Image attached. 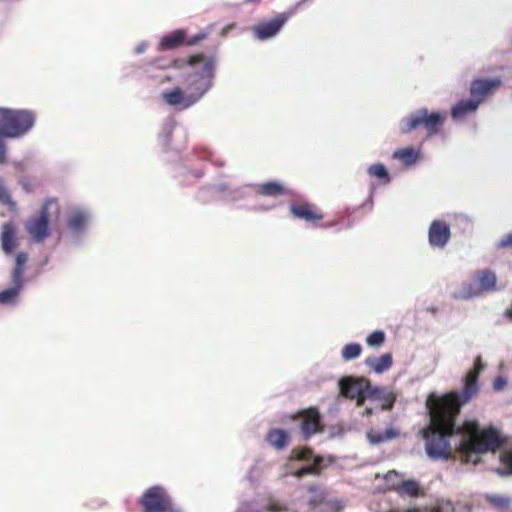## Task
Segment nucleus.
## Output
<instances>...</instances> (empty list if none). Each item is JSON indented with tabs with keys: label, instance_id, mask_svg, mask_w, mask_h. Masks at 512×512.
<instances>
[{
	"label": "nucleus",
	"instance_id": "33",
	"mask_svg": "<svg viewBox=\"0 0 512 512\" xmlns=\"http://www.w3.org/2000/svg\"><path fill=\"white\" fill-rule=\"evenodd\" d=\"M362 347L358 343L346 344L342 349V358L346 361L352 360L360 356Z\"/></svg>",
	"mask_w": 512,
	"mask_h": 512
},
{
	"label": "nucleus",
	"instance_id": "32",
	"mask_svg": "<svg viewBox=\"0 0 512 512\" xmlns=\"http://www.w3.org/2000/svg\"><path fill=\"white\" fill-rule=\"evenodd\" d=\"M0 203L7 206L11 212L17 211V203L10 196L4 180L0 177Z\"/></svg>",
	"mask_w": 512,
	"mask_h": 512
},
{
	"label": "nucleus",
	"instance_id": "19",
	"mask_svg": "<svg viewBox=\"0 0 512 512\" xmlns=\"http://www.w3.org/2000/svg\"><path fill=\"white\" fill-rule=\"evenodd\" d=\"M266 441L277 450H282L288 446L290 435L283 429L274 428L266 434Z\"/></svg>",
	"mask_w": 512,
	"mask_h": 512
},
{
	"label": "nucleus",
	"instance_id": "6",
	"mask_svg": "<svg viewBox=\"0 0 512 512\" xmlns=\"http://www.w3.org/2000/svg\"><path fill=\"white\" fill-rule=\"evenodd\" d=\"M144 512H178L170 496L164 488L153 486L149 488L140 500Z\"/></svg>",
	"mask_w": 512,
	"mask_h": 512
},
{
	"label": "nucleus",
	"instance_id": "12",
	"mask_svg": "<svg viewBox=\"0 0 512 512\" xmlns=\"http://www.w3.org/2000/svg\"><path fill=\"white\" fill-rule=\"evenodd\" d=\"M289 210L295 218L305 222L320 221L324 218L322 211L315 204L309 202H292Z\"/></svg>",
	"mask_w": 512,
	"mask_h": 512
},
{
	"label": "nucleus",
	"instance_id": "17",
	"mask_svg": "<svg viewBox=\"0 0 512 512\" xmlns=\"http://www.w3.org/2000/svg\"><path fill=\"white\" fill-rule=\"evenodd\" d=\"M252 185L255 193L266 197H278L290 194V190L279 181H268Z\"/></svg>",
	"mask_w": 512,
	"mask_h": 512
},
{
	"label": "nucleus",
	"instance_id": "15",
	"mask_svg": "<svg viewBox=\"0 0 512 512\" xmlns=\"http://www.w3.org/2000/svg\"><path fill=\"white\" fill-rule=\"evenodd\" d=\"M60 215V205L56 198H48L43 203L40 216L32 224H50L56 222Z\"/></svg>",
	"mask_w": 512,
	"mask_h": 512
},
{
	"label": "nucleus",
	"instance_id": "20",
	"mask_svg": "<svg viewBox=\"0 0 512 512\" xmlns=\"http://www.w3.org/2000/svg\"><path fill=\"white\" fill-rule=\"evenodd\" d=\"M18 246L15 226H4L1 233V247L6 254H11Z\"/></svg>",
	"mask_w": 512,
	"mask_h": 512
},
{
	"label": "nucleus",
	"instance_id": "38",
	"mask_svg": "<svg viewBox=\"0 0 512 512\" xmlns=\"http://www.w3.org/2000/svg\"><path fill=\"white\" fill-rule=\"evenodd\" d=\"M216 194H218L216 185H203L200 188L197 197L202 202H209L214 199Z\"/></svg>",
	"mask_w": 512,
	"mask_h": 512
},
{
	"label": "nucleus",
	"instance_id": "8",
	"mask_svg": "<svg viewBox=\"0 0 512 512\" xmlns=\"http://www.w3.org/2000/svg\"><path fill=\"white\" fill-rule=\"evenodd\" d=\"M216 188L221 199L231 203L246 200L253 193L252 184L237 185L232 182L221 181L216 184Z\"/></svg>",
	"mask_w": 512,
	"mask_h": 512
},
{
	"label": "nucleus",
	"instance_id": "2",
	"mask_svg": "<svg viewBox=\"0 0 512 512\" xmlns=\"http://www.w3.org/2000/svg\"><path fill=\"white\" fill-rule=\"evenodd\" d=\"M186 64L188 71L185 87L176 86L162 92L164 102L178 111L187 110L199 103L215 83L216 57L197 53L189 56Z\"/></svg>",
	"mask_w": 512,
	"mask_h": 512
},
{
	"label": "nucleus",
	"instance_id": "27",
	"mask_svg": "<svg viewBox=\"0 0 512 512\" xmlns=\"http://www.w3.org/2000/svg\"><path fill=\"white\" fill-rule=\"evenodd\" d=\"M386 512H455V507L453 503L449 500H440L437 501L436 504L429 509L425 508L424 510H419L416 508H411L406 511L390 509Z\"/></svg>",
	"mask_w": 512,
	"mask_h": 512
},
{
	"label": "nucleus",
	"instance_id": "42",
	"mask_svg": "<svg viewBox=\"0 0 512 512\" xmlns=\"http://www.w3.org/2000/svg\"><path fill=\"white\" fill-rule=\"evenodd\" d=\"M207 36H208V32H200V33L193 35L189 39L186 38L185 43L188 46H193V45H196L197 43H199L200 41L204 40Z\"/></svg>",
	"mask_w": 512,
	"mask_h": 512
},
{
	"label": "nucleus",
	"instance_id": "11",
	"mask_svg": "<svg viewBox=\"0 0 512 512\" xmlns=\"http://www.w3.org/2000/svg\"><path fill=\"white\" fill-rule=\"evenodd\" d=\"M477 279L479 282V289L477 291L473 290L471 285H468L464 288V292L455 294V298L468 299L478 295L480 292L493 291L496 287V275L489 269L479 271L477 273Z\"/></svg>",
	"mask_w": 512,
	"mask_h": 512
},
{
	"label": "nucleus",
	"instance_id": "44",
	"mask_svg": "<svg viewBox=\"0 0 512 512\" xmlns=\"http://www.w3.org/2000/svg\"><path fill=\"white\" fill-rule=\"evenodd\" d=\"M4 138V136H0V164L7 162V145Z\"/></svg>",
	"mask_w": 512,
	"mask_h": 512
},
{
	"label": "nucleus",
	"instance_id": "24",
	"mask_svg": "<svg viewBox=\"0 0 512 512\" xmlns=\"http://www.w3.org/2000/svg\"><path fill=\"white\" fill-rule=\"evenodd\" d=\"M472 218L462 212H448L442 215L440 219H434L430 224H459L471 222Z\"/></svg>",
	"mask_w": 512,
	"mask_h": 512
},
{
	"label": "nucleus",
	"instance_id": "45",
	"mask_svg": "<svg viewBox=\"0 0 512 512\" xmlns=\"http://www.w3.org/2000/svg\"><path fill=\"white\" fill-rule=\"evenodd\" d=\"M185 172L193 178V180H198L203 176V171L200 169H190L187 167L183 168Z\"/></svg>",
	"mask_w": 512,
	"mask_h": 512
},
{
	"label": "nucleus",
	"instance_id": "30",
	"mask_svg": "<svg viewBox=\"0 0 512 512\" xmlns=\"http://www.w3.org/2000/svg\"><path fill=\"white\" fill-rule=\"evenodd\" d=\"M392 356L389 353L381 355L379 358L368 359L367 364L370 365L377 373H382L392 366Z\"/></svg>",
	"mask_w": 512,
	"mask_h": 512
},
{
	"label": "nucleus",
	"instance_id": "50",
	"mask_svg": "<svg viewBox=\"0 0 512 512\" xmlns=\"http://www.w3.org/2000/svg\"><path fill=\"white\" fill-rule=\"evenodd\" d=\"M21 185H22V187L24 188V190H26L27 192H30V191H31V187L29 186V184H28V183H26V182H23V181H22V182H21Z\"/></svg>",
	"mask_w": 512,
	"mask_h": 512
},
{
	"label": "nucleus",
	"instance_id": "37",
	"mask_svg": "<svg viewBox=\"0 0 512 512\" xmlns=\"http://www.w3.org/2000/svg\"><path fill=\"white\" fill-rule=\"evenodd\" d=\"M313 457V451L308 447L294 448L290 455V459L297 461H309L313 460Z\"/></svg>",
	"mask_w": 512,
	"mask_h": 512
},
{
	"label": "nucleus",
	"instance_id": "1",
	"mask_svg": "<svg viewBox=\"0 0 512 512\" xmlns=\"http://www.w3.org/2000/svg\"><path fill=\"white\" fill-rule=\"evenodd\" d=\"M485 364L478 355L474 365L463 377L460 392L451 391L438 396L429 394L426 407L430 416L429 425L422 430L427 455L434 460L458 458L463 463L474 465L481 461V455L495 453L507 443L497 428L490 426L480 429L476 420H468L461 427L456 426L461 408L473 400L480 391L479 375Z\"/></svg>",
	"mask_w": 512,
	"mask_h": 512
},
{
	"label": "nucleus",
	"instance_id": "40",
	"mask_svg": "<svg viewBox=\"0 0 512 512\" xmlns=\"http://www.w3.org/2000/svg\"><path fill=\"white\" fill-rule=\"evenodd\" d=\"M500 461L505 466V471L499 470V474H512V450L502 452L500 455Z\"/></svg>",
	"mask_w": 512,
	"mask_h": 512
},
{
	"label": "nucleus",
	"instance_id": "28",
	"mask_svg": "<svg viewBox=\"0 0 512 512\" xmlns=\"http://www.w3.org/2000/svg\"><path fill=\"white\" fill-rule=\"evenodd\" d=\"M28 261V254L20 252L16 255L15 266L12 272V282H23V275L25 272L26 263Z\"/></svg>",
	"mask_w": 512,
	"mask_h": 512
},
{
	"label": "nucleus",
	"instance_id": "52",
	"mask_svg": "<svg viewBox=\"0 0 512 512\" xmlns=\"http://www.w3.org/2000/svg\"><path fill=\"white\" fill-rule=\"evenodd\" d=\"M366 413H367V414H371V413H372V411H371L370 409H366Z\"/></svg>",
	"mask_w": 512,
	"mask_h": 512
},
{
	"label": "nucleus",
	"instance_id": "36",
	"mask_svg": "<svg viewBox=\"0 0 512 512\" xmlns=\"http://www.w3.org/2000/svg\"><path fill=\"white\" fill-rule=\"evenodd\" d=\"M29 234L35 242H42L49 234V226H28Z\"/></svg>",
	"mask_w": 512,
	"mask_h": 512
},
{
	"label": "nucleus",
	"instance_id": "23",
	"mask_svg": "<svg viewBox=\"0 0 512 512\" xmlns=\"http://www.w3.org/2000/svg\"><path fill=\"white\" fill-rule=\"evenodd\" d=\"M323 469V458L321 456H314L312 464L305 465L299 469H297L293 475L297 478H301L304 475H315L318 476L321 474Z\"/></svg>",
	"mask_w": 512,
	"mask_h": 512
},
{
	"label": "nucleus",
	"instance_id": "22",
	"mask_svg": "<svg viewBox=\"0 0 512 512\" xmlns=\"http://www.w3.org/2000/svg\"><path fill=\"white\" fill-rule=\"evenodd\" d=\"M484 499L499 512H509L512 504V497L499 494L487 493L484 495Z\"/></svg>",
	"mask_w": 512,
	"mask_h": 512
},
{
	"label": "nucleus",
	"instance_id": "26",
	"mask_svg": "<svg viewBox=\"0 0 512 512\" xmlns=\"http://www.w3.org/2000/svg\"><path fill=\"white\" fill-rule=\"evenodd\" d=\"M399 436V431L390 427L384 432L371 430L367 433V438L372 444H380L388 440H392Z\"/></svg>",
	"mask_w": 512,
	"mask_h": 512
},
{
	"label": "nucleus",
	"instance_id": "25",
	"mask_svg": "<svg viewBox=\"0 0 512 512\" xmlns=\"http://www.w3.org/2000/svg\"><path fill=\"white\" fill-rule=\"evenodd\" d=\"M367 173L371 177H375L380 183L387 185L391 182V175L387 167L383 163H374L367 168Z\"/></svg>",
	"mask_w": 512,
	"mask_h": 512
},
{
	"label": "nucleus",
	"instance_id": "34",
	"mask_svg": "<svg viewBox=\"0 0 512 512\" xmlns=\"http://www.w3.org/2000/svg\"><path fill=\"white\" fill-rule=\"evenodd\" d=\"M90 220V214L86 210L78 208L71 212L68 224H86Z\"/></svg>",
	"mask_w": 512,
	"mask_h": 512
},
{
	"label": "nucleus",
	"instance_id": "10",
	"mask_svg": "<svg viewBox=\"0 0 512 512\" xmlns=\"http://www.w3.org/2000/svg\"><path fill=\"white\" fill-rule=\"evenodd\" d=\"M289 19V14L280 13L276 17L260 22L253 28L255 37L259 40H268L275 37Z\"/></svg>",
	"mask_w": 512,
	"mask_h": 512
},
{
	"label": "nucleus",
	"instance_id": "51",
	"mask_svg": "<svg viewBox=\"0 0 512 512\" xmlns=\"http://www.w3.org/2000/svg\"><path fill=\"white\" fill-rule=\"evenodd\" d=\"M506 316H507L510 320H512V305H511V307H510V308H508V309L506 310Z\"/></svg>",
	"mask_w": 512,
	"mask_h": 512
},
{
	"label": "nucleus",
	"instance_id": "16",
	"mask_svg": "<svg viewBox=\"0 0 512 512\" xmlns=\"http://www.w3.org/2000/svg\"><path fill=\"white\" fill-rule=\"evenodd\" d=\"M186 41V30L177 29L161 36L157 45L159 52L174 50L184 44Z\"/></svg>",
	"mask_w": 512,
	"mask_h": 512
},
{
	"label": "nucleus",
	"instance_id": "49",
	"mask_svg": "<svg viewBox=\"0 0 512 512\" xmlns=\"http://www.w3.org/2000/svg\"><path fill=\"white\" fill-rule=\"evenodd\" d=\"M235 26H236V24H234V23H231V24H228V25L224 26L222 31H221V35L224 36V37L227 36L228 33L235 28Z\"/></svg>",
	"mask_w": 512,
	"mask_h": 512
},
{
	"label": "nucleus",
	"instance_id": "3",
	"mask_svg": "<svg viewBox=\"0 0 512 512\" xmlns=\"http://www.w3.org/2000/svg\"><path fill=\"white\" fill-rule=\"evenodd\" d=\"M446 119L447 115L445 112L439 110L429 111L423 107L401 118L398 128L403 135L409 134L419 127H423L429 135H435L444 125Z\"/></svg>",
	"mask_w": 512,
	"mask_h": 512
},
{
	"label": "nucleus",
	"instance_id": "14",
	"mask_svg": "<svg viewBox=\"0 0 512 512\" xmlns=\"http://www.w3.org/2000/svg\"><path fill=\"white\" fill-rule=\"evenodd\" d=\"M479 101L473 97L462 98L457 101L450 109V115L454 121H461L468 115H471L479 109Z\"/></svg>",
	"mask_w": 512,
	"mask_h": 512
},
{
	"label": "nucleus",
	"instance_id": "7",
	"mask_svg": "<svg viewBox=\"0 0 512 512\" xmlns=\"http://www.w3.org/2000/svg\"><path fill=\"white\" fill-rule=\"evenodd\" d=\"M292 421H299V429L303 439L308 440L316 433L324 430L321 415L317 408L303 409L290 416Z\"/></svg>",
	"mask_w": 512,
	"mask_h": 512
},
{
	"label": "nucleus",
	"instance_id": "13",
	"mask_svg": "<svg viewBox=\"0 0 512 512\" xmlns=\"http://www.w3.org/2000/svg\"><path fill=\"white\" fill-rule=\"evenodd\" d=\"M423 158L419 148L407 146L396 149L392 153V159L398 161L402 166L411 168L416 166Z\"/></svg>",
	"mask_w": 512,
	"mask_h": 512
},
{
	"label": "nucleus",
	"instance_id": "48",
	"mask_svg": "<svg viewBox=\"0 0 512 512\" xmlns=\"http://www.w3.org/2000/svg\"><path fill=\"white\" fill-rule=\"evenodd\" d=\"M148 46H149V44L147 41H142L135 47V49H134L135 54L140 55V54L144 53L146 51V49L148 48Z\"/></svg>",
	"mask_w": 512,
	"mask_h": 512
},
{
	"label": "nucleus",
	"instance_id": "9",
	"mask_svg": "<svg viewBox=\"0 0 512 512\" xmlns=\"http://www.w3.org/2000/svg\"><path fill=\"white\" fill-rule=\"evenodd\" d=\"M502 81L499 77L494 78H475L470 83L469 92L471 97L479 101L481 105L487 97L493 95L500 88Z\"/></svg>",
	"mask_w": 512,
	"mask_h": 512
},
{
	"label": "nucleus",
	"instance_id": "35",
	"mask_svg": "<svg viewBox=\"0 0 512 512\" xmlns=\"http://www.w3.org/2000/svg\"><path fill=\"white\" fill-rule=\"evenodd\" d=\"M385 483L390 490L398 491L400 483L403 481L402 476L395 470L389 471L384 476Z\"/></svg>",
	"mask_w": 512,
	"mask_h": 512
},
{
	"label": "nucleus",
	"instance_id": "29",
	"mask_svg": "<svg viewBox=\"0 0 512 512\" xmlns=\"http://www.w3.org/2000/svg\"><path fill=\"white\" fill-rule=\"evenodd\" d=\"M397 493L400 496H410V497H417L419 495H422L423 492L421 490V487L419 483L416 480H403L400 483V487H398Z\"/></svg>",
	"mask_w": 512,
	"mask_h": 512
},
{
	"label": "nucleus",
	"instance_id": "43",
	"mask_svg": "<svg viewBox=\"0 0 512 512\" xmlns=\"http://www.w3.org/2000/svg\"><path fill=\"white\" fill-rule=\"evenodd\" d=\"M162 59L161 58H157L154 60L153 62V65L156 66L157 68H161V69H164V68H167V67H180L179 66V60L177 59H173L171 61H169L167 64H162Z\"/></svg>",
	"mask_w": 512,
	"mask_h": 512
},
{
	"label": "nucleus",
	"instance_id": "47",
	"mask_svg": "<svg viewBox=\"0 0 512 512\" xmlns=\"http://www.w3.org/2000/svg\"><path fill=\"white\" fill-rule=\"evenodd\" d=\"M499 247H512V233L505 235L499 242Z\"/></svg>",
	"mask_w": 512,
	"mask_h": 512
},
{
	"label": "nucleus",
	"instance_id": "18",
	"mask_svg": "<svg viewBox=\"0 0 512 512\" xmlns=\"http://www.w3.org/2000/svg\"><path fill=\"white\" fill-rule=\"evenodd\" d=\"M177 126L176 121L172 117L166 118L159 132V142L163 149L170 150L172 148V134Z\"/></svg>",
	"mask_w": 512,
	"mask_h": 512
},
{
	"label": "nucleus",
	"instance_id": "46",
	"mask_svg": "<svg viewBox=\"0 0 512 512\" xmlns=\"http://www.w3.org/2000/svg\"><path fill=\"white\" fill-rule=\"evenodd\" d=\"M506 386V380L499 376V377H496L493 381V389L495 391H500L502 390L504 387Z\"/></svg>",
	"mask_w": 512,
	"mask_h": 512
},
{
	"label": "nucleus",
	"instance_id": "41",
	"mask_svg": "<svg viewBox=\"0 0 512 512\" xmlns=\"http://www.w3.org/2000/svg\"><path fill=\"white\" fill-rule=\"evenodd\" d=\"M266 510L269 512H287L288 506L277 500H269L266 505Z\"/></svg>",
	"mask_w": 512,
	"mask_h": 512
},
{
	"label": "nucleus",
	"instance_id": "39",
	"mask_svg": "<svg viewBox=\"0 0 512 512\" xmlns=\"http://www.w3.org/2000/svg\"><path fill=\"white\" fill-rule=\"evenodd\" d=\"M385 341V334L383 331L377 330L372 332L366 339V343L371 347H379Z\"/></svg>",
	"mask_w": 512,
	"mask_h": 512
},
{
	"label": "nucleus",
	"instance_id": "21",
	"mask_svg": "<svg viewBox=\"0 0 512 512\" xmlns=\"http://www.w3.org/2000/svg\"><path fill=\"white\" fill-rule=\"evenodd\" d=\"M450 237L449 226H430L429 242L432 246L442 247Z\"/></svg>",
	"mask_w": 512,
	"mask_h": 512
},
{
	"label": "nucleus",
	"instance_id": "4",
	"mask_svg": "<svg viewBox=\"0 0 512 512\" xmlns=\"http://www.w3.org/2000/svg\"><path fill=\"white\" fill-rule=\"evenodd\" d=\"M35 123V115L29 110L0 107V136L20 138L27 134Z\"/></svg>",
	"mask_w": 512,
	"mask_h": 512
},
{
	"label": "nucleus",
	"instance_id": "31",
	"mask_svg": "<svg viewBox=\"0 0 512 512\" xmlns=\"http://www.w3.org/2000/svg\"><path fill=\"white\" fill-rule=\"evenodd\" d=\"M12 283H13V287L0 292V303L1 304H10V303H13L17 299V297L20 293V290L22 289L23 282H19V283L12 282Z\"/></svg>",
	"mask_w": 512,
	"mask_h": 512
},
{
	"label": "nucleus",
	"instance_id": "5",
	"mask_svg": "<svg viewBox=\"0 0 512 512\" xmlns=\"http://www.w3.org/2000/svg\"><path fill=\"white\" fill-rule=\"evenodd\" d=\"M340 394L350 400H356L357 406H362L368 397L376 393L370 382L365 378L343 377L339 381Z\"/></svg>",
	"mask_w": 512,
	"mask_h": 512
}]
</instances>
